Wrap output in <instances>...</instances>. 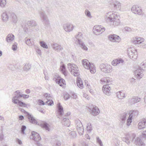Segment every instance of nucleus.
<instances>
[{
	"mask_svg": "<svg viewBox=\"0 0 146 146\" xmlns=\"http://www.w3.org/2000/svg\"><path fill=\"white\" fill-rule=\"evenodd\" d=\"M107 19L110 22H113V24L114 26L118 25L120 22L119 19V16L117 12H110L107 13L106 16Z\"/></svg>",
	"mask_w": 146,
	"mask_h": 146,
	"instance_id": "nucleus-1",
	"label": "nucleus"
},
{
	"mask_svg": "<svg viewBox=\"0 0 146 146\" xmlns=\"http://www.w3.org/2000/svg\"><path fill=\"white\" fill-rule=\"evenodd\" d=\"M67 65L68 68L72 75L75 76L80 75L78 68L77 65L73 63H69Z\"/></svg>",
	"mask_w": 146,
	"mask_h": 146,
	"instance_id": "nucleus-2",
	"label": "nucleus"
},
{
	"mask_svg": "<svg viewBox=\"0 0 146 146\" xmlns=\"http://www.w3.org/2000/svg\"><path fill=\"white\" fill-rule=\"evenodd\" d=\"M82 63L84 67L87 69L90 70L91 73L94 74L96 70L94 64L90 63L87 59H84L82 60Z\"/></svg>",
	"mask_w": 146,
	"mask_h": 146,
	"instance_id": "nucleus-3",
	"label": "nucleus"
},
{
	"mask_svg": "<svg viewBox=\"0 0 146 146\" xmlns=\"http://www.w3.org/2000/svg\"><path fill=\"white\" fill-rule=\"evenodd\" d=\"M30 137L31 139L36 142L35 144L37 146H42V145L39 142L41 138L39 134L37 133L34 131H32Z\"/></svg>",
	"mask_w": 146,
	"mask_h": 146,
	"instance_id": "nucleus-4",
	"label": "nucleus"
},
{
	"mask_svg": "<svg viewBox=\"0 0 146 146\" xmlns=\"http://www.w3.org/2000/svg\"><path fill=\"white\" fill-rule=\"evenodd\" d=\"M40 18L45 27V28L48 27L50 26L49 21L48 19L47 16L46 15L45 12L43 11H40L39 12Z\"/></svg>",
	"mask_w": 146,
	"mask_h": 146,
	"instance_id": "nucleus-5",
	"label": "nucleus"
},
{
	"mask_svg": "<svg viewBox=\"0 0 146 146\" xmlns=\"http://www.w3.org/2000/svg\"><path fill=\"white\" fill-rule=\"evenodd\" d=\"M131 10V11L135 14L142 16L143 15V13L141 7L138 5H133L132 7Z\"/></svg>",
	"mask_w": 146,
	"mask_h": 146,
	"instance_id": "nucleus-6",
	"label": "nucleus"
},
{
	"mask_svg": "<svg viewBox=\"0 0 146 146\" xmlns=\"http://www.w3.org/2000/svg\"><path fill=\"white\" fill-rule=\"evenodd\" d=\"M100 67L101 70L105 73H110L112 71L111 66L109 64H100Z\"/></svg>",
	"mask_w": 146,
	"mask_h": 146,
	"instance_id": "nucleus-7",
	"label": "nucleus"
},
{
	"mask_svg": "<svg viewBox=\"0 0 146 146\" xmlns=\"http://www.w3.org/2000/svg\"><path fill=\"white\" fill-rule=\"evenodd\" d=\"M137 69L135 71V74L137 79H140L143 77V72L144 70L140 67H136Z\"/></svg>",
	"mask_w": 146,
	"mask_h": 146,
	"instance_id": "nucleus-8",
	"label": "nucleus"
},
{
	"mask_svg": "<svg viewBox=\"0 0 146 146\" xmlns=\"http://www.w3.org/2000/svg\"><path fill=\"white\" fill-rule=\"evenodd\" d=\"M105 29L102 26H98L96 27H94L93 29V33L96 35L101 34L105 31Z\"/></svg>",
	"mask_w": 146,
	"mask_h": 146,
	"instance_id": "nucleus-9",
	"label": "nucleus"
},
{
	"mask_svg": "<svg viewBox=\"0 0 146 146\" xmlns=\"http://www.w3.org/2000/svg\"><path fill=\"white\" fill-rule=\"evenodd\" d=\"M127 54L128 56L131 59L133 58V60H135L137 57V52L136 50L133 49L128 50Z\"/></svg>",
	"mask_w": 146,
	"mask_h": 146,
	"instance_id": "nucleus-10",
	"label": "nucleus"
},
{
	"mask_svg": "<svg viewBox=\"0 0 146 146\" xmlns=\"http://www.w3.org/2000/svg\"><path fill=\"white\" fill-rule=\"evenodd\" d=\"M89 111L94 116H96L100 113L99 108L95 106H94L92 108H89Z\"/></svg>",
	"mask_w": 146,
	"mask_h": 146,
	"instance_id": "nucleus-11",
	"label": "nucleus"
},
{
	"mask_svg": "<svg viewBox=\"0 0 146 146\" xmlns=\"http://www.w3.org/2000/svg\"><path fill=\"white\" fill-rule=\"evenodd\" d=\"M15 96H14L12 99V102L14 103L15 101V102H17L20 101L19 100L20 98L22 97L23 95L20 93L19 90H17L15 92Z\"/></svg>",
	"mask_w": 146,
	"mask_h": 146,
	"instance_id": "nucleus-12",
	"label": "nucleus"
},
{
	"mask_svg": "<svg viewBox=\"0 0 146 146\" xmlns=\"http://www.w3.org/2000/svg\"><path fill=\"white\" fill-rule=\"evenodd\" d=\"M108 38L111 41L113 42H119L120 41V39L118 36L114 34L109 35Z\"/></svg>",
	"mask_w": 146,
	"mask_h": 146,
	"instance_id": "nucleus-13",
	"label": "nucleus"
},
{
	"mask_svg": "<svg viewBox=\"0 0 146 146\" xmlns=\"http://www.w3.org/2000/svg\"><path fill=\"white\" fill-rule=\"evenodd\" d=\"M57 113L58 114V116L62 117L63 115L64 111L63 108L61 105L60 103H58L57 104Z\"/></svg>",
	"mask_w": 146,
	"mask_h": 146,
	"instance_id": "nucleus-14",
	"label": "nucleus"
},
{
	"mask_svg": "<svg viewBox=\"0 0 146 146\" xmlns=\"http://www.w3.org/2000/svg\"><path fill=\"white\" fill-rule=\"evenodd\" d=\"M141 100L140 98H139L137 96H134L132 98L129 100L128 102L129 103L132 104H135L139 102Z\"/></svg>",
	"mask_w": 146,
	"mask_h": 146,
	"instance_id": "nucleus-15",
	"label": "nucleus"
},
{
	"mask_svg": "<svg viewBox=\"0 0 146 146\" xmlns=\"http://www.w3.org/2000/svg\"><path fill=\"white\" fill-rule=\"evenodd\" d=\"M63 29L67 32H70L73 29V26L70 23H66L63 26Z\"/></svg>",
	"mask_w": 146,
	"mask_h": 146,
	"instance_id": "nucleus-16",
	"label": "nucleus"
},
{
	"mask_svg": "<svg viewBox=\"0 0 146 146\" xmlns=\"http://www.w3.org/2000/svg\"><path fill=\"white\" fill-rule=\"evenodd\" d=\"M110 86L108 85H105L103 86L102 89L104 93L109 96L110 95Z\"/></svg>",
	"mask_w": 146,
	"mask_h": 146,
	"instance_id": "nucleus-17",
	"label": "nucleus"
},
{
	"mask_svg": "<svg viewBox=\"0 0 146 146\" xmlns=\"http://www.w3.org/2000/svg\"><path fill=\"white\" fill-rule=\"evenodd\" d=\"M10 12L11 11L6 12L2 14L1 17L3 22H6L8 20L9 17H10Z\"/></svg>",
	"mask_w": 146,
	"mask_h": 146,
	"instance_id": "nucleus-18",
	"label": "nucleus"
},
{
	"mask_svg": "<svg viewBox=\"0 0 146 146\" xmlns=\"http://www.w3.org/2000/svg\"><path fill=\"white\" fill-rule=\"evenodd\" d=\"M54 80L56 83L61 86H63L64 85H65L64 80L63 79L61 78L59 76L57 78H55Z\"/></svg>",
	"mask_w": 146,
	"mask_h": 146,
	"instance_id": "nucleus-19",
	"label": "nucleus"
},
{
	"mask_svg": "<svg viewBox=\"0 0 146 146\" xmlns=\"http://www.w3.org/2000/svg\"><path fill=\"white\" fill-rule=\"evenodd\" d=\"M27 116L30 123L33 124H37L38 125H39V123H38L36 120L31 114L29 113V115H28Z\"/></svg>",
	"mask_w": 146,
	"mask_h": 146,
	"instance_id": "nucleus-20",
	"label": "nucleus"
},
{
	"mask_svg": "<svg viewBox=\"0 0 146 146\" xmlns=\"http://www.w3.org/2000/svg\"><path fill=\"white\" fill-rule=\"evenodd\" d=\"M53 48L57 52H60L63 49V48L57 43H53L52 44Z\"/></svg>",
	"mask_w": 146,
	"mask_h": 146,
	"instance_id": "nucleus-21",
	"label": "nucleus"
},
{
	"mask_svg": "<svg viewBox=\"0 0 146 146\" xmlns=\"http://www.w3.org/2000/svg\"><path fill=\"white\" fill-rule=\"evenodd\" d=\"M144 40V38L141 37H135L132 40V42L135 44H140Z\"/></svg>",
	"mask_w": 146,
	"mask_h": 146,
	"instance_id": "nucleus-22",
	"label": "nucleus"
},
{
	"mask_svg": "<svg viewBox=\"0 0 146 146\" xmlns=\"http://www.w3.org/2000/svg\"><path fill=\"white\" fill-rule=\"evenodd\" d=\"M101 82L104 83V84H107L106 85H108V86L111 84L112 80L111 78L109 77H105L101 79L100 80Z\"/></svg>",
	"mask_w": 146,
	"mask_h": 146,
	"instance_id": "nucleus-23",
	"label": "nucleus"
},
{
	"mask_svg": "<svg viewBox=\"0 0 146 146\" xmlns=\"http://www.w3.org/2000/svg\"><path fill=\"white\" fill-rule=\"evenodd\" d=\"M146 126V119H144L141 121H140L138 125V128L139 129H142Z\"/></svg>",
	"mask_w": 146,
	"mask_h": 146,
	"instance_id": "nucleus-24",
	"label": "nucleus"
},
{
	"mask_svg": "<svg viewBox=\"0 0 146 146\" xmlns=\"http://www.w3.org/2000/svg\"><path fill=\"white\" fill-rule=\"evenodd\" d=\"M10 15V17L11 18V21L12 23L14 24L16 23L17 21V17L16 15L12 11H11Z\"/></svg>",
	"mask_w": 146,
	"mask_h": 146,
	"instance_id": "nucleus-25",
	"label": "nucleus"
},
{
	"mask_svg": "<svg viewBox=\"0 0 146 146\" xmlns=\"http://www.w3.org/2000/svg\"><path fill=\"white\" fill-rule=\"evenodd\" d=\"M135 144L139 146H145V144L141 139L139 137H137L135 140Z\"/></svg>",
	"mask_w": 146,
	"mask_h": 146,
	"instance_id": "nucleus-26",
	"label": "nucleus"
},
{
	"mask_svg": "<svg viewBox=\"0 0 146 146\" xmlns=\"http://www.w3.org/2000/svg\"><path fill=\"white\" fill-rule=\"evenodd\" d=\"M40 125L43 128H44L45 130L49 131L50 130V125L46 122H43L40 124Z\"/></svg>",
	"mask_w": 146,
	"mask_h": 146,
	"instance_id": "nucleus-27",
	"label": "nucleus"
},
{
	"mask_svg": "<svg viewBox=\"0 0 146 146\" xmlns=\"http://www.w3.org/2000/svg\"><path fill=\"white\" fill-rule=\"evenodd\" d=\"M125 92L123 91L119 92L117 93V97L119 99H122L125 98Z\"/></svg>",
	"mask_w": 146,
	"mask_h": 146,
	"instance_id": "nucleus-28",
	"label": "nucleus"
},
{
	"mask_svg": "<svg viewBox=\"0 0 146 146\" xmlns=\"http://www.w3.org/2000/svg\"><path fill=\"white\" fill-rule=\"evenodd\" d=\"M60 69L61 72H62L65 76H66L67 75V71H66V69L65 65H62L60 66Z\"/></svg>",
	"mask_w": 146,
	"mask_h": 146,
	"instance_id": "nucleus-29",
	"label": "nucleus"
},
{
	"mask_svg": "<svg viewBox=\"0 0 146 146\" xmlns=\"http://www.w3.org/2000/svg\"><path fill=\"white\" fill-rule=\"evenodd\" d=\"M14 38V36L12 34H8L6 37V40L7 42L13 41Z\"/></svg>",
	"mask_w": 146,
	"mask_h": 146,
	"instance_id": "nucleus-30",
	"label": "nucleus"
},
{
	"mask_svg": "<svg viewBox=\"0 0 146 146\" xmlns=\"http://www.w3.org/2000/svg\"><path fill=\"white\" fill-rule=\"evenodd\" d=\"M77 86L80 88L82 89L83 88V83L81 78L78 77L77 79Z\"/></svg>",
	"mask_w": 146,
	"mask_h": 146,
	"instance_id": "nucleus-31",
	"label": "nucleus"
},
{
	"mask_svg": "<svg viewBox=\"0 0 146 146\" xmlns=\"http://www.w3.org/2000/svg\"><path fill=\"white\" fill-rule=\"evenodd\" d=\"M112 4L115 9H117V10H120L121 7V5L119 2L116 1L114 2H113Z\"/></svg>",
	"mask_w": 146,
	"mask_h": 146,
	"instance_id": "nucleus-32",
	"label": "nucleus"
},
{
	"mask_svg": "<svg viewBox=\"0 0 146 146\" xmlns=\"http://www.w3.org/2000/svg\"><path fill=\"white\" fill-rule=\"evenodd\" d=\"M27 25L31 27L35 26L36 25V22L33 20H31L27 22Z\"/></svg>",
	"mask_w": 146,
	"mask_h": 146,
	"instance_id": "nucleus-33",
	"label": "nucleus"
},
{
	"mask_svg": "<svg viewBox=\"0 0 146 146\" xmlns=\"http://www.w3.org/2000/svg\"><path fill=\"white\" fill-rule=\"evenodd\" d=\"M78 43L80 46L81 48L85 50H87L88 49V48L84 44V43L82 41H79V42Z\"/></svg>",
	"mask_w": 146,
	"mask_h": 146,
	"instance_id": "nucleus-34",
	"label": "nucleus"
},
{
	"mask_svg": "<svg viewBox=\"0 0 146 146\" xmlns=\"http://www.w3.org/2000/svg\"><path fill=\"white\" fill-rule=\"evenodd\" d=\"M14 104L19 105V106H23L26 107L27 106V105L25 103L22 102L20 100L18 101L17 102H15V101Z\"/></svg>",
	"mask_w": 146,
	"mask_h": 146,
	"instance_id": "nucleus-35",
	"label": "nucleus"
},
{
	"mask_svg": "<svg viewBox=\"0 0 146 146\" xmlns=\"http://www.w3.org/2000/svg\"><path fill=\"white\" fill-rule=\"evenodd\" d=\"M138 111L137 110H131L129 111V114L133 115V117L137 116L138 114Z\"/></svg>",
	"mask_w": 146,
	"mask_h": 146,
	"instance_id": "nucleus-36",
	"label": "nucleus"
},
{
	"mask_svg": "<svg viewBox=\"0 0 146 146\" xmlns=\"http://www.w3.org/2000/svg\"><path fill=\"white\" fill-rule=\"evenodd\" d=\"M127 115V113H123L121 115V120L122 123H123L125 122V121L126 119V117Z\"/></svg>",
	"mask_w": 146,
	"mask_h": 146,
	"instance_id": "nucleus-37",
	"label": "nucleus"
},
{
	"mask_svg": "<svg viewBox=\"0 0 146 146\" xmlns=\"http://www.w3.org/2000/svg\"><path fill=\"white\" fill-rule=\"evenodd\" d=\"M82 34L81 32H79L78 35L76 36V38L77 40V43L79 42V40L81 41V40L82 38Z\"/></svg>",
	"mask_w": 146,
	"mask_h": 146,
	"instance_id": "nucleus-38",
	"label": "nucleus"
},
{
	"mask_svg": "<svg viewBox=\"0 0 146 146\" xmlns=\"http://www.w3.org/2000/svg\"><path fill=\"white\" fill-rule=\"evenodd\" d=\"M133 115H129L128 119H127V126H129L132 122Z\"/></svg>",
	"mask_w": 146,
	"mask_h": 146,
	"instance_id": "nucleus-39",
	"label": "nucleus"
},
{
	"mask_svg": "<svg viewBox=\"0 0 146 146\" xmlns=\"http://www.w3.org/2000/svg\"><path fill=\"white\" fill-rule=\"evenodd\" d=\"M39 43L40 46L42 47L45 48H48L47 45L44 41H40Z\"/></svg>",
	"mask_w": 146,
	"mask_h": 146,
	"instance_id": "nucleus-40",
	"label": "nucleus"
},
{
	"mask_svg": "<svg viewBox=\"0 0 146 146\" xmlns=\"http://www.w3.org/2000/svg\"><path fill=\"white\" fill-rule=\"evenodd\" d=\"M87 130L88 131L90 132L92 129L91 124L90 123H88L86 127Z\"/></svg>",
	"mask_w": 146,
	"mask_h": 146,
	"instance_id": "nucleus-41",
	"label": "nucleus"
},
{
	"mask_svg": "<svg viewBox=\"0 0 146 146\" xmlns=\"http://www.w3.org/2000/svg\"><path fill=\"white\" fill-rule=\"evenodd\" d=\"M6 3V0H0V6L1 7H4Z\"/></svg>",
	"mask_w": 146,
	"mask_h": 146,
	"instance_id": "nucleus-42",
	"label": "nucleus"
},
{
	"mask_svg": "<svg viewBox=\"0 0 146 146\" xmlns=\"http://www.w3.org/2000/svg\"><path fill=\"white\" fill-rule=\"evenodd\" d=\"M26 129V127L25 126L22 125L21 128V133L23 134H25V131Z\"/></svg>",
	"mask_w": 146,
	"mask_h": 146,
	"instance_id": "nucleus-43",
	"label": "nucleus"
},
{
	"mask_svg": "<svg viewBox=\"0 0 146 146\" xmlns=\"http://www.w3.org/2000/svg\"><path fill=\"white\" fill-rule=\"evenodd\" d=\"M124 60L121 58L117 59L116 60V62L117 65L120 64H123Z\"/></svg>",
	"mask_w": 146,
	"mask_h": 146,
	"instance_id": "nucleus-44",
	"label": "nucleus"
},
{
	"mask_svg": "<svg viewBox=\"0 0 146 146\" xmlns=\"http://www.w3.org/2000/svg\"><path fill=\"white\" fill-rule=\"evenodd\" d=\"M77 131L80 135H82L83 134L84 132V129L83 128V126L82 127H80V129H78Z\"/></svg>",
	"mask_w": 146,
	"mask_h": 146,
	"instance_id": "nucleus-45",
	"label": "nucleus"
},
{
	"mask_svg": "<svg viewBox=\"0 0 146 146\" xmlns=\"http://www.w3.org/2000/svg\"><path fill=\"white\" fill-rule=\"evenodd\" d=\"M47 101L46 102V103L49 106H52L54 102L52 100H50V99L48 100V99H47Z\"/></svg>",
	"mask_w": 146,
	"mask_h": 146,
	"instance_id": "nucleus-46",
	"label": "nucleus"
},
{
	"mask_svg": "<svg viewBox=\"0 0 146 146\" xmlns=\"http://www.w3.org/2000/svg\"><path fill=\"white\" fill-rule=\"evenodd\" d=\"M17 44L15 42L13 44L12 49L13 51H16L17 49Z\"/></svg>",
	"mask_w": 146,
	"mask_h": 146,
	"instance_id": "nucleus-47",
	"label": "nucleus"
},
{
	"mask_svg": "<svg viewBox=\"0 0 146 146\" xmlns=\"http://www.w3.org/2000/svg\"><path fill=\"white\" fill-rule=\"evenodd\" d=\"M85 13L87 17L90 18L92 17L90 12L88 10H86L85 11Z\"/></svg>",
	"mask_w": 146,
	"mask_h": 146,
	"instance_id": "nucleus-48",
	"label": "nucleus"
},
{
	"mask_svg": "<svg viewBox=\"0 0 146 146\" xmlns=\"http://www.w3.org/2000/svg\"><path fill=\"white\" fill-rule=\"evenodd\" d=\"M70 96L68 93H65L64 96V100H68V99L70 98Z\"/></svg>",
	"mask_w": 146,
	"mask_h": 146,
	"instance_id": "nucleus-49",
	"label": "nucleus"
},
{
	"mask_svg": "<svg viewBox=\"0 0 146 146\" xmlns=\"http://www.w3.org/2000/svg\"><path fill=\"white\" fill-rule=\"evenodd\" d=\"M25 41L26 43L28 45H29L30 44H32V43L31 40L29 38H25Z\"/></svg>",
	"mask_w": 146,
	"mask_h": 146,
	"instance_id": "nucleus-50",
	"label": "nucleus"
},
{
	"mask_svg": "<svg viewBox=\"0 0 146 146\" xmlns=\"http://www.w3.org/2000/svg\"><path fill=\"white\" fill-rule=\"evenodd\" d=\"M96 141L99 144L100 146H103L102 141L99 137H96Z\"/></svg>",
	"mask_w": 146,
	"mask_h": 146,
	"instance_id": "nucleus-51",
	"label": "nucleus"
},
{
	"mask_svg": "<svg viewBox=\"0 0 146 146\" xmlns=\"http://www.w3.org/2000/svg\"><path fill=\"white\" fill-rule=\"evenodd\" d=\"M61 143L60 141L56 140L53 146H60Z\"/></svg>",
	"mask_w": 146,
	"mask_h": 146,
	"instance_id": "nucleus-52",
	"label": "nucleus"
},
{
	"mask_svg": "<svg viewBox=\"0 0 146 146\" xmlns=\"http://www.w3.org/2000/svg\"><path fill=\"white\" fill-rule=\"evenodd\" d=\"M31 67V66L29 64H26L24 67V69L26 70H28Z\"/></svg>",
	"mask_w": 146,
	"mask_h": 146,
	"instance_id": "nucleus-53",
	"label": "nucleus"
},
{
	"mask_svg": "<svg viewBox=\"0 0 146 146\" xmlns=\"http://www.w3.org/2000/svg\"><path fill=\"white\" fill-rule=\"evenodd\" d=\"M137 67H140L141 68H145L146 67V63L142 62L140 65V66H137Z\"/></svg>",
	"mask_w": 146,
	"mask_h": 146,
	"instance_id": "nucleus-54",
	"label": "nucleus"
},
{
	"mask_svg": "<svg viewBox=\"0 0 146 146\" xmlns=\"http://www.w3.org/2000/svg\"><path fill=\"white\" fill-rule=\"evenodd\" d=\"M76 127H83V125L82 124V123L79 120L77 122V123L76 124Z\"/></svg>",
	"mask_w": 146,
	"mask_h": 146,
	"instance_id": "nucleus-55",
	"label": "nucleus"
},
{
	"mask_svg": "<svg viewBox=\"0 0 146 146\" xmlns=\"http://www.w3.org/2000/svg\"><path fill=\"white\" fill-rule=\"evenodd\" d=\"M19 110L20 111L23 112L25 114L26 116H27L28 115H29V113L26 111L24 110L21 108H19Z\"/></svg>",
	"mask_w": 146,
	"mask_h": 146,
	"instance_id": "nucleus-56",
	"label": "nucleus"
},
{
	"mask_svg": "<svg viewBox=\"0 0 146 146\" xmlns=\"http://www.w3.org/2000/svg\"><path fill=\"white\" fill-rule=\"evenodd\" d=\"M61 121L63 122L64 123L66 121H67V120H69V119L68 118H67L66 117L63 116H62L61 117Z\"/></svg>",
	"mask_w": 146,
	"mask_h": 146,
	"instance_id": "nucleus-57",
	"label": "nucleus"
},
{
	"mask_svg": "<svg viewBox=\"0 0 146 146\" xmlns=\"http://www.w3.org/2000/svg\"><path fill=\"white\" fill-rule=\"evenodd\" d=\"M70 121L69 119L67 120L64 123V125L66 126H67V127H68L70 125V123L69 122Z\"/></svg>",
	"mask_w": 146,
	"mask_h": 146,
	"instance_id": "nucleus-58",
	"label": "nucleus"
},
{
	"mask_svg": "<svg viewBox=\"0 0 146 146\" xmlns=\"http://www.w3.org/2000/svg\"><path fill=\"white\" fill-rule=\"evenodd\" d=\"M71 97L74 99H76L77 97V96L76 94L74 92H72L71 93Z\"/></svg>",
	"mask_w": 146,
	"mask_h": 146,
	"instance_id": "nucleus-59",
	"label": "nucleus"
},
{
	"mask_svg": "<svg viewBox=\"0 0 146 146\" xmlns=\"http://www.w3.org/2000/svg\"><path fill=\"white\" fill-rule=\"evenodd\" d=\"M37 110L38 111L41 112V113H44L45 111H44V110L42 108H37Z\"/></svg>",
	"mask_w": 146,
	"mask_h": 146,
	"instance_id": "nucleus-60",
	"label": "nucleus"
},
{
	"mask_svg": "<svg viewBox=\"0 0 146 146\" xmlns=\"http://www.w3.org/2000/svg\"><path fill=\"white\" fill-rule=\"evenodd\" d=\"M38 101L39 103V105H44L45 104L44 102L42 100H39Z\"/></svg>",
	"mask_w": 146,
	"mask_h": 146,
	"instance_id": "nucleus-61",
	"label": "nucleus"
},
{
	"mask_svg": "<svg viewBox=\"0 0 146 146\" xmlns=\"http://www.w3.org/2000/svg\"><path fill=\"white\" fill-rule=\"evenodd\" d=\"M16 141L19 145H21L22 143V142L21 140L18 138H16Z\"/></svg>",
	"mask_w": 146,
	"mask_h": 146,
	"instance_id": "nucleus-62",
	"label": "nucleus"
},
{
	"mask_svg": "<svg viewBox=\"0 0 146 146\" xmlns=\"http://www.w3.org/2000/svg\"><path fill=\"white\" fill-rule=\"evenodd\" d=\"M70 134L71 135H72L73 137H74V136H76V133L75 131H72L70 133Z\"/></svg>",
	"mask_w": 146,
	"mask_h": 146,
	"instance_id": "nucleus-63",
	"label": "nucleus"
},
{
	"mask_svg": "<svg viewBox=\"0 0 146 146\" xmlns=\"http://www.w3.org/2000/svg\"><path fill=\"white\" fill-rule=\"evenodd\" d=\"M44 96L46 99H47V98H50V94L47 93H45L44 95Z\"/></svg>",
	"mask_w": 146,
	"mask_h": 146,
	"instance_id": "nucleus-64",
	"label": "nucleus"
}]
</instances>
